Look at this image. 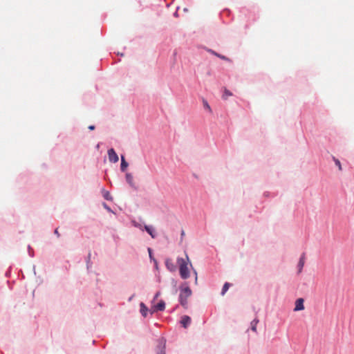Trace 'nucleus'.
Masks as SVG:
<instances>
[{
    "instance_id": "nucleus-1",
    "label": "nucleus",
    "mask_w": 354,
    "mask_h": 354,
    "mask_svg": "<svg viewBox=\"0 0 354 354\" xmlns=\"http://www.w3.org/2000/svg\"><path fill=\"white\" fill-rule=\"evenodd\" d=\"M189 257L186 255V259L178 258L177 262L179 265V272L182 279H186L189 277V270L188 268Z\"/></svg>"
},
{
    "instance_id": "nucleus-2",
    "label": "nucleus",
    "mask_w": 354,
    "mask_h": 354,
    "mask_svg": "<svg viewBox=\"0 0 354 354\" xmlns=\"http://www.w3.org/2000/svg\"><path fill=\"white\" fill-rule=\"evenodd\" d=\"M192 291L189 287L187 286L180 288V292L179 295V301L182 306L185 308H187L188 302L187 299L192 295Z\"/></svg>"
},
{
    "instance_id": "nucleus-3",
    "label": "nucleus",
    "mask_w": 354,
    "mask_h": 354,
    "mask_svg": "<svg viewBox=\"0 0 354 354\" xmlns=\"http://www.w3.org/2000/svg\"><path fill=\"white\" fill-rule=\"evenodd\" d=\"M165 341L163 339H160L158 342V344L156 346V353L157 354H165Z\"/></svg>"
},
{
    "instance_id": "nucleus-4",
    "label": "nucleus",
    "mask_w": 354,
    "mask_h": 354,
    "mask_svg": "<svg viewBox=\"0 0 354 354\" xmlns=\"http://www.w3.org/2000/svg\"><path fill=\"white\" fill-rule=\"evenodd\" d=\"M109 160L111 162H117L119 160L118 156L115 153L113 149L108 150Z\"/></svg>"
},
{
    "instance_id": "nucleus-5",
    "label": "nucleus",
    "mask_w": 354,
    "mask_h": 354,
    "mask_svg": "<svg viewBox=\"0 0 354 354\" xmlns=\"http://www.w3.org/2000/svg\"><path fill=\"white\" fill-rule=\"evenodd\" d=\"M304 300L302 298H299L295 301V307L294 308L295 311H299L304 309Z\"/></svg>"
},
{
    "instance_id": "nucleus-6",
    "label": "nucleus",
    "mask_w": 354,
    "mask_h": 354,
    "mask_svg": "<svg viewBox=\"0 0 354 354\" xmlns=\"http://www.w3.org/2000/svg\"><path fill=\"white\" fill-rule=\"evenodd\" d=\"M192 319L190 317L187 315H184L182 317L180 320V324L184 328H187L188 326L191 324Z\"/></svg>"
},
{
    "instance_id": "nucleus-7",
    "label": "nucleus",
    "mask_w": 354,
    "mask_h": 354,
    "mask_svg": "<svg viewBox=\"0 0 354 354\" xmlns=\"http://www.w3.org/2000/svg\"><path fill=\"white\" fill-rule=\"evenodd\" d=\"M165 308V303L164 301L161 300L157 304V305L154 306L152 313L155 311H163Z\"/></svg>"
},
{
    "instance_id": "nucleus-8",
    "label": "nucleus",
    "mask_w": 354,
    "mask_h": 354,
    "mask_svg": "<svg viewBox=\"0 0 354 354\" xmlns=\"http://www.w3.org/2000/svg\"><path fill=\"white\" fill-rule=\"evenodd\" d=\"M140 313L142 314V315L143 317H145L147 316V314L148 308L145 306V304L144 303H142V302L140 303Z\"/></svg>"
},
{
    "instance_id": "nucleus-9",
    "label": "nucleus",
    "mask_w": 354,
    "mask_h": 354,
    "mask_svg": "<svg viewBox=\"0 0 354 354\" xmlns=\"http://www.w3.org/2000/svg\"><path fill=\"white\" fill-rule=\"evenodd\" d=\"M145 230L150 234V236L152 238H155L156 237V234L154 233V230H153V227L151 226L145 225Z\"/></svg>"
},
{
    "instance_id": "nucleus-10",
    "label": "nucleus",
    "mask_w": 354,
    "mask_h": 354,
    "mask_svg": "<svg viewBox=\"0 0 354 354\" xmlns=\"http://www.w3.org/2000/svg\"><path fill=\"white\" fill-rule=\"evenodd\" d=\"M209 53H211L212 54L214 55L215 56L221 58V59H223V60H226V61H230V59L229 58H227V57L224 56V55H220L218 53H217L216 52L212 50H208Z\"/></svg>"
},
{
    "instance_id": "nucleus-11",
    "label": "nucleus",
    "mask_w": 354,
    "mask_h": 354,
    "mask_svg": "<svg viewBox=\"0 0 354 354\" xmlns=\"http://www.w3.org/2000/svg\"><path fill=\"white\" fill-rule=\"evenodd\" d=\"M304 261H305V254H303L299 259V263H298V266L299 268V272H300L304 267Z\"/></svg>"
},
{
    "instance_id": "nucleus-12",
    "label": "nucleus",
    "mask_w": 354,
    "mask_h": 354,
    "mask_svg": "<svg viewBox=\"0 0 354 354\" xmlns=\"http://www.w3.org/2000/svg\"><path fill=\"white\" fill-rule=\"evenodd\" d=\"M128 167V163L126 162L124 157L122 156L121 157V170L124 171Z\"/></svg>"
},
{
    "instance_id": "nucleus-13",
    "label": "nucleus",
    "mask_w": 354,
    "mask_h": 354,
    "mask_svg": "<svg viewBox=\"0 0 354 354\" xmlns=\"http://www.w3.org/2000/svg\"><path fill=\"white\" fill-rule=\"evenodd\" d=\"M167 268L171 271L174 270V266L171 259H167L165 262Z\"/></svg>"
},
{
    "instance_id": "nucleus-14",
    "label": "nucleus",
    "mask_w": 354,
    "mask_h": 354,
    "mask_svg": "<svg viewBox=\"0 0 354 354\" xmlns=\"http://www.w3.org/2000/svg\"><path fill=\"white\" fill-rule=\"evenodd\" d=\"M126 180H127V183H128L130 185H131V186H133V176H132L131 174L127 173V174H126Z\"/></svg>"
},
{
    "instance_id": "nucleus-15",
    "label": "nucleus",
    "mask_w": 354,
    "mask_h": 354,
    "mask_svg": "<svg viewBox=\"0 0 354 354\" xmlns=\"http://www.w3.org/2000/svg\"><path fill=\"white\" fill-rule=\"evenodd\" d=\"M230 286V283H228V282H226L224 285H223V289H222V291H221V295H224L225 294V292L227 291V290L229 289Z\"/></svg>"
},
{
    "instance_id": "nucleus-16",
    "label": "nucleus",
    "mask_w": 354,
    "mask_h": 354,
    "mask_svg": "<svg viewBox=\"0 0 354 354\" xmlns=\"http://www.w3.org/2000/svg\"><path fill=\"white\" fill-rule=\"evenodd\" d=\"M259 322V320L254 319L251 322V329L254 331H257V325Z\"/></svg>"
},
{
    "instance_id": "nucleus-17",
    "label": "nucleus",
    "mask_w": 354,
    "mask_h": 354,
    "mask_svg": "<svg viewBox=\"0 0 354 354\" xmlns=\"http://www.w3.org/2000/svg\"><path fill=\"white\" fill-rule=\"evenodd\" d=\"M232 93L230 91H228L227 89H225L224 93L223 95V98L224 100H227L229 96H232Z\"/></svg>"
},
{
    "instance_id": "nucleus-18",
    "label": "nucleus",
    "mask_w": 354,
    "mask_h": 354,
    "mask_svg": "<svg viewBox=\"0 0 354 354\" xmlns=\"http://www.w3.org/2000/svg\"><path fill=\"white\" fill-rule=\"evenodd\" d=\"M103 196L107 201H112L113 200V198L111 197L110 193L109 192H107V191H105L104 192Z\"/></svg>"
},
{
    "instance_id": "nucleus-19",
    "label": "nucleus",
    "mask_w": 354,
    "mask_h": 354,
    "mask_svg": "<svg viewBox=\"0 0 354 354\" xmlns=\"http://www.w3.org/2000/svg\"><path fill=\"white\" fill-rule=\"evenodd\" d=\"M203 106L205 109H207L209 113H212V109L210 106L209 105L208 102L206 100H203Z\"/></svg>"
},
{
    "instance_id": "nucleus-20",
    "label": "nucleus",
    "mask_w": 354,
    "mask_h": 354,
    "mask_svg": "<svg viewBox=\"0 0 354 354\" xmlns=\"http://www.w3.org/2000/svg\"><path fill=\"white\" fill-rule=\"evenodd\" d=\"M333 159L335 165L338 167L339 170L342 171V165L340 163V161L335 157H333Z\"/></svg>"
},
{
    "instance_id": "nucleus-21",
    "label": "nucleus",
    "mask_w": 354,
    "mask_h": 354,
    "mask_svg": "<svg viewBox=\"0 0 354 354\" xmlns=\"http://www.w3.org/2000/svg\"><path fill=\"white\" fill-rule=\"evenodd\" d=\"M133 225H134L135 227H139V228H140V229H141V225H140V224H139V223H136V222H133Z\"/></svg>"
},
{
    "instance_id": "nucleus-22",
    "label": "nucleus",
    "mask_w": 354,
    "mask_h": 354,
    "mask_svg": "<svg viewBox=\"0 0 354 354\" xmlns=\"http://www.w3.org/2000/svg\"><path fill=\"white\" fill-rule=\"evenodd\" d=\"M160 295V292H157L154 296V298L153 299H156Z\"/></svg>"
},
{
    "instance_id": "nucleus-23",
    "label": "nucleus",
    "mask_w": 354,
    "mask_h": 354,
    "mask_svg": "<svg viewBox=\"0 0 354 354\" xmlns=\"http://www.w3.org/2000/svg\"><path fill=\"white\" fill-rule=\"evenodd\" d=\"M55 234H57V236L58 237L59 236V232H58V230H57V229H56V230H55Z\"/></svg>"
},
{
    "instance_id": "nucleus-24",
    "label": "nucleus",
    "mask_w": 354,
    "mask_h": 354,
    "mask_svg": "<svg viewBox=\"0 0 354 354\" xmlns=\"http://www.w3.org/2000/svg\"><path fill=\"white\" fill-rule=\"evenodd\" d=\"M88 129L90 130H93V129H95V127L93 125H91V126L88 127Z\"/></svg>"
},
{
    "instance_id": "nucleus-25",
    "label": "nucleus",
    "mask_w": 354,
    "mask_h": 354,
    "mask_svg": "<svg viewBox=\"0 0 354 354\" xmlns=\"http://www.w3.org/2000/svg\"><path fill=\"white\" fill-rule=\"evenodd\" d=\"M194 272H195V274H196L195 281H196V283H197V280H198L197 273H196V271H195Z\"/></svg>"
},
{
    "instance_id": "nucleus-26",
    "label": "nucleus",
    "mask_w": 354,
    "mask_h": 354,
    "mask_svg": "<svg viewBox=\"0 0 354 354\" xmlns=\"http://www.w3.org/2000/svg\"><path fill=\"white\" fill-rule=\"evenodd\" d=\"M148 250H149V254L151 255V249L149 248Z\"/></svg>"
}]
</instances>
